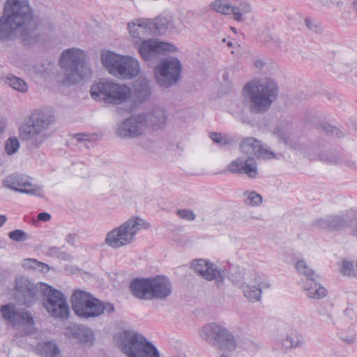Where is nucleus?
I'll return each instance as SVG.
<instances>
[{
	"label": "nucleus",
	"mask_w": 357,
	"mask_h": 357,
	"mask_svg": "<svg viewBox=\"0 0 357 357\" xmlns=\"http://www.w3.org/2000/svg\"><path fill=\"white\" fill-rule=\"evenodd\" d=\"M303 289L309 298L321 299L328 294L327 289L316 281V277L306 280Z\"/></svg>",
	"instance_id": "bb28decb"
},
{
	"label": "nucleus",
	"mask_w": 357,
	"mask_h": 357,
	"mask_svg": "<svg viewBox=\"0 0 357 357\" xmlns=\"http://www.w3.org/2000/svg\"><path fill=\"white\" fill-rule=\"evenodd\" d=\"M59 70L55 75V80L59 85H65L67 81V50H63L59 59Z\"/></svg>",
	"instance_id": "473e14b6"
},
{
	"label": "nucleus",
	"mask_w": 357,
	"mask_h": 357,
	"mask_svg": "<svg viewBox=\"0 0 357 357\" xmlns=\"http://www.w3.org/2000/svg\"><path fill=\"white\" fill-rule=\"evenodd\" d=\"M51 218V215L50 213H46V212H43V213H40L38 215V219L40 221H44V222H46V221H48L50 220Z\"/></svg>",
	"instance_id": "3c124183"
},
{
	"label": "nucleus",
	"mask_w": 357,
	"mask_h": 357,
	"mask_svg": "<svg viewBox=\"0 0 357 357\" xmlns=\"http://www.w3.org/2000/svg\"><path fill=\"white\" fill-rule=\"evenodd\" d=\"M244 96L249 102V109L253 114L267 112L278 94L277 84L271 78L252 80L243 87Z\"/></svg>",
	"instance_id": "20e7f679"
},
{
	"label": "nucleus",
	"mask_w": 357,
	"mask_h": 357,
	"mask_svg": "<svg viewBox=\"0 0 357 357\" xmlns=\"http://www.w3.org/2000/svg\"><path fill=\"white\" fill-rule=\"evenodd\" d=\"M181 68V63L176 57L162 60L155 68V77L158 84L163 88L174 85L180 78Z\"/></svg>",
	"instance_id": "f8f14e48"
},
{
	"label": "nucleus",
	"mask_w": 357,
	"mask_h": 357,
	"mask_svg": "<svg viewBox=\"0 0 357 357\" xmlns=\"http://www.w3.org/2000/svg\"><path fill=\"white\" fill-rule=\"evenodd\" d=\"M149 227V224L139 217H132L120 226L109 231L105 236V243L114 249L132 243L136 235L142 229Z\"/></svg>",
	"instance_id": "0eeeda50"
},
{
	"label": "nucleus",
	"mask_w": 357,
	"mask_h": 357,
	"mask_svg": "<svg viewBox=\"0 0 357 357\" xmlns=\"http://www.w3.org/2000/svg\"><path fill=\"white\" fill-rule=\"evenodd\" d=\"M36 29L27 0H7L0 17V39L29 38Z\"/></svg>",
	"instance_id": "f03ea898"
},
{
	"label": "nucleus",
	"mask_w": 357,
	"mask_h": 357,
	"mask_svg": "<svg viewBox=\"0 0 357 357\" xmlns=\"http://www.w3.org/2000/svg\"><path fill=\"white\" fill-rule=\"evenodd\" d=\"M100 59L103 66L108 72L120 79H130L139 73V63L132 56L105 50L102 51Z\"/></svg>",
	"instance_id": "423d86ee"
},
{
	"label": "nucleus",
	"mask_w": 357,
	"mask_h": 357,
	"mask_svg": "<svg viewBox=\"0 0 357 357\" xmlns=\"http://www.w3.org/2000/svg\"><path fill=\"white\" fill-rule=\"evenodd\" d=\"M3 185L12 190L21 193L42 196V190L40 186L33 184L32 178L23 174H11L3 181Z\"/></svg>",
	"instance_id": "4468645a"
},
{
	"label": "nucleus",
	"mask_w": 357,
	"mask_h": 357,
	"mask_svg": "<svg viewBox=\"0 0 357 357\" xmlns=\"http://www.w3.org/2000/svg\"><path fill=\"white\" fill-rule=\"evenodd\" d=\"M77 240V236L75 234L68 235V244L74 245Z\"/></svg>",
	"instance_id": "5fc2aeb1"
},
{
	"label": "nucleus",
	"mask_w": 357,
	"mask_h": 357,
	"mask_svg": "<svg viewBox=\"0 0 357 357\" xmlns=\"http://www.w3.org/2000/svg\"><path fill=\"white\" fill-rule=\"evenodd\" d=\"M22 266L24 268L34 269L40 272H47L49 267L47 264L38 261L34 259H25L22 261Z\"/></svg>",
	"instance_id": "4c0bfd02"
},
{
	"label": "nucleus",
	"mask_w": 357,
	"mask_h": 357,
	"mask_svg": "<svg viewBox=\"0 0 357 357\" xmlns=\"http://www.w3.org/2000/svg\"><path fill=\"white\" fill-rule=\"evenodd\" d=\"M129 288L131 294L140 300H151V278H137L132 280Z\"/></svg>",
	"instance_id": "4be33fe9"
},
{
	"label": "nucleus",
	"mask_w": 357,
	"mask_h": 357,
	"mask_svg": "<svg viewBox=\"0 0 357 357\" xmlns=\"http://www.w3.org/2000/svg\"><path fill=\"white\" fill-rule=\"evenodd\" d=\"M211 138L214 142L218 144L220 146L231 145L234 142V138L227 134H222L219 132H211Z\"/></svg>",
	"instance_id": "a19ab883"
},
{
	"label": "nucleus",
	"mask_w": 357,
	"mask_h": 357,
	"mask_svg": "<svg viewBox=\"0 0 357 357\" xmlns=\"http://www.w3.org/2000/svg\"><path fill=\"white\" fill-rule=\"evenodd\" d=\"M149 31L153 36L162 35L168 31L167 16H160L155 19H148Z\"/></svg>",
	"instance_id": "2f4dec72"
},
{
	"label": "nucleus",
	"mask_w": 357,
	"mask_h": 357,
	"mask_svg": "<svg viewBox=\"0 0 357 357\" xmlns=\"http://www.w3.org/2000/svg\"><path fill=\"white\" fill-rule=\"evenodd\" d=\"M73 139H76L77 142H84L88 139V135L84 133H78L73 135Z\"/></svg>",
	"instance_id": "8fccbe9b"
},
{
	"label": "nucleus",
	"mask_w": 357,
	"mask_h": 357,
	"mask_svg": "<svg viewBox=\"0 0 357 357\" xmlns=\"http://www.w3.org/2000/svg\"><path fill=\"white\" fill-rule=\"evenodd\" d=\"M36 350L45 357H61V350L57 344L53 340L38 342Z\"/></svg>",
	"instance_id": "c756f323"
},
{
	"label": "nucleus",
	"mask_w": 357,
	"mask_h": 357,
	"mask_svg": "<svg viewBox=\"0 0 357 357\" xmlns=\"http://www.w3.org/2000/svg\"><path fill=\"white\" fill-rule=\"evenodd\" d=\"M68 271L69 272H72V270H70L69 268L68 269Z\"/></svg>",
	"instance_id": "69168bd1"
},
{
	"label": "nucleus",
	"mask_w": 357,
	"mask_h": 357,
	"mask_svg": "<svg viewBox=\"0 0 357 357\" xmlns=\"http://www.w3.org/2000/svg\"><path fill=\"white\" fill-rule=\"evenodd\" d=\"M340 273L344 276L347 277H355L356 276V268L353 261L349 259H343L340 268Z\"/></svg>",
	"instance_id": "79ce46f5"
},
{
	"label": "nucleus",
	"mask_w": 357,
	"mask_h": 357,
	"mask_svg": "<svg viewBox=\"0 0 357 357\" xmlns=\"http://www.w3.org/2000/svg\"><path fill=\"white\" fill-rule=\"evenodd\" d=\"M167 25H168V31H174L176 30L179 22L178 21L176 20L174 17L172 16L167 15Z\"/></svg>",
	"instance_id": "de8ad7c7"
},
{
	"label": "nucleus",
	"mask_w": 357,
	"mask_h": 357,
	"mask_svg": "<svg viewBox=\"0 0 357 357\" xmlns=\"http://www.w3.org/2000/svg\"><path fill=\"white\" fill-rule=\"evenodd\" d=\"M255 66H256L257 67H261V66H263V63H262V61H257L255 62Z\"/></svg>",
	"instance_id": "bf43d9fd"
},
{
	"label": "nucleus",
	"mask_w": 357,
	"mask_h": 357,
	"mask_svg": "<svg viewBox=\"0 0 357 357\" xmlns=\"http://www.w3.org/2000/svg\"><path fill=\"white\" fill-rule=\"evenodd\" d=\"M232 282L251 303L260 301L263 290L268 289L271 286L269 279L255 269L244 271L239 278H234Z\"/></svg>",
	"instance_id": "6e6552de"
},
{
	"label": "nucleus",
	"mask_w": 357,
	"mask_h": 357,
	"mask_svg": "<svg viewBox=\"0 0 357 357\" xmlns=\"http://www.w3.org/2000/svg\"><path fill=\"white\" fill-rule=\"evenodd\" d=\"M240 147L243 153L250 157L254 155L264 159H271L275 157L272 151L264 148L259 141L253 137L243 139Z\"/></svg>",
	"instance_id": "aec40b11"
},
{
	"label": "nucleus",
	"mask_w": 357,
	"mask_h": 357,
	"mask_svg": "<svg viewBox=\"0 0 357 357\" xmlns=\"http://www.w3.org/2000/svg\"><path fill=\"white\" fill-rule=\"evenodd\" d=\"M223 77H224V79H226V75H223Z\"/></svg>",
	"instance_id": "0e129e2a"
},
{
	"label": "nucleus",
	"mask_w": 357,
	"mask_h": 357,
	"mask_svg": "<svg viewBox=\"0 0 357 357\" xmlns=\"http://www.w3.org/2000/svg\"><path fill=\"white\" fill-rule=\"evenodd\" d=\"M90 94L96 101L120 105L129 100L131 90L125 84L105 81L93 84L90 89Z\"/></svg>",
	"instance_id": "1a4fd4ad"
},
{
	"label": "nucleus",
	"mask_w": 357,
	"mask_h": 357,
	"mask_svg": "<svg viewBox=\"0 0 357 357\" xmlns=\"http://www.w3.org/2000/svg\"><path fill=\"white\" fill-rule=\"evenodd\" d=\"M295 267L298 273L304 275L306 280L317 277L315 272L310 268L305 260L298 261Z\"/></svg>",
	"instance_id": "58836bf2"
},
{
	"label": "nucleus",
	"mask_w": 357,
	"mask_h": 357,
	"mask_svg": "<svg viewBox=\"0 0 357 357\" xmlns=\"http://www.w3.org/2000/svg\"><path fill=\"white\" fill-rule=\"evenodd\" d=\"M341 340L348 344H352L356 342V336L354 335H345L341 336Z\"/></svg>",
	"instance_id": "09e8293b"
},
{
	"label": "nucleus",
	"mask_w": 357,
	"mask_h": 357,
	"mask_svg": "<svg viewBox=\"0 0 357 357\" xmlns=\"http://www.w3.org/2000/svg\"><path fill=\"white\" fill-rule=\"evenodd\" d=\"M68 333L84 345L92 346L95 342V334L92 329L80 324L68 325Z\"/></svg>",
	"instance_id": "b1692460"
},
{
	"label": "nucleus",
	"mask_w": 357,
	"mask_h": 357,
	"mask_svg": "<svg viewBox=\"0 0 357 357\" xmlns=\"http://www.w3.org/2000/svg\"><path fill=\"white\" fill-rule=\"evenodd\" d=\"M356 220L354 213L347 211L346 213L341 215H330L324 218L318 219L316 221V225L324 229H342L346 227H354Z\"/></svg>",
	"instance_id": "a211bd4d"
},
{
	"label": "nucleus",
	"mask_w": 357,
	"mask_h": 357,
	"mask_svg": "<svg viewBox=\"0 0 357 357\" xmlns=\"http://www.w3.org/2000/svg\"><path fill=\"white\" fill-rule=\"evenodd\" d=\"M344 165L349 169H355L356 167V162L351 160H344Z\"/></svg>",
	"instance_id": "864d4df0"
},
{
	"label": "nucleus",
	"mask_w": 357,
	"mask_h": 357,
	"mask_svg": "<svg viewBox=\"0 0 357 357\" xmlns=\"http://www.w3.org/2000/svg\"><path fill=\"white\" fill-rule=\"evenodd\" d=\"M7 221V217L5 215L0 214V227H1Z\"/></svg>",
	"instance_id": "6e6d98bb"
},
{
	"label": "nucleus",
	"mask_w": 357,
	"mask_h": 357,
	"mask_svg": "<svg viewBox=\"0 0 357 357\" xmlns=\"http://www.w3.org/2000/svg\"><path fill=\"white\" fill-rule=\"evenodd\" d=\"M231 30L234 32V33H236V29L235 27H233V26H231Z\"/></svg>",
	"instance_id": "052dcab7"
},
{
	"label": "nucleus",
	"mask_w": 357,
	"mask_h": 357,
	"mask_svg": "<svg viewBox=\"0 0 357 357\" xmlns=\"http://www.w3.org/2000/svg\"><path fill=\"white\" fill-rule=\"evenodd\" d=\"M282 348L284 351H289L301 347L303 344L302 335L296 331L288 333L282 340Z\"/></svg>",
	"instance_id": "7c9ffc66"
},
{
	"label": "nucleus",
	"mask_w": 357,
	"mask_h": 357,
	"mask_svg": "<svg viewBox=\"0 0 357 357\" xmlns=\"http://www.w3.org/2000/svg\"><path fill=\"white\" fill-rule=\"evenodd\" d=\"M252 12V6L247 0H232L230 15L237 22H244Z\"/></svg>",
	"instance_id": "393cba45"
},
{
	"label": "nucleus",
	"mask_w": 357,
	"mask_h": 357,
	"mask_svg": "<svg viewBox=\"0 0 357 357\" xmlns=\"http://www.w3.org/2000/svg\"><path fill=\"white\" fill-rule=\"evenodd\" d=\"M6 84L20 92H26L28 89L26 83L21 78L10 75L6 78Z\"/></svg>",
	"instance_id": "ea45409f"
},
{
	"label": "nucleus",
	"mask_w": 357,
	"mask_h": 357,
	"mask_svg": "<svg viewBox=\"0 0 357 357\" xmlns=\"http://www.w3.org/2000/svg\"><path fill=\"white\" fill-rule=\"evenodd\" d=\"M199 335L208 344L220 349L231 351L236 347L234 336L222 324H207L199 331Z\"/></svg>",
	"instance_id": "9b49d317"
},
{
	"label": "nucleus",
	"mask_w": 357,
	"mask_h": 357,
	"mask_svg": "<svg viewBox=\"0 0 357 357\" xmlns=\"http://www.w3.org/2000/svg\"><path fill=\"white\" fill-rule=\"evenodd\" d=\"M352 234L357 237V220H356L354 227L352 228Z\"/></svg>",
	"instance_id": "4d7b16f0"
},
{
	"label": "nucleus",
	"mask_w": 357,
	"mask_h": 357,
	"mask_svg": "<svg viewBox=\"0 0 357 357\" xmlns=\"http://www.w3.org/2000/svg\"><path fill=\"white\" fill-rule=\"evenodd\" d=\"M20 148V142L17 137H9L5 143V151L8 155L15 153Z\"/></svg>",
	"instance_id": "37998d69"
},
{
	"label": "nucleus",
	"mask_w": 357,
	"mask_h": 357,
	"mask_svg": "<svg viewBox=\"0 0 357 357\" xmlns=\"http://www.w3.org/2000/svg\"><path fill=\"white\" fill-rule=\"evenodd\" d=\"M146 116V125L149 124L154 127L162 128L167 121L168 115L162 108H154L149 113L144 114Z\"/></svg>",
	"instance_id": "cd10ccee"
},
{
	"label": "nucleus",
	"mask_w": 357,
	"mask_h": 357,
	"mask_svg": "<svg viewBox=\"0 0 357 357\" xmlns=\"http://www.w3.org/2000/svg\"><path fill=\"white\" fill-rule=\"evenodd\" d=\"M191 268L203 279L208 281L215 280L218 287L222 284L225 280V271L219 269L214 263L209 260L204 259L193 260Z\"/></svg>",
	"instance_id": "dca6fc26"
},
{
	"label": "nucleus",
	"mask_w": 357,
	"mask_h": 357,
	"mask_svg": "<svg viewBox=\"0 0 357 357\" xmlns=\"http://www.w3.org/2000/svg\"><path fill=\"white\" fill-rule=\"evenodd\" d=\"M244 203L250 206H259L262 203V197L256 191H245L243 193Z\"/></svg>",
	"instance_id": "e433bc0d"
},
{
	"label": "nucleus",
	"mask_w": 357,
	"mask_h": 357,
	"mask_svg": "<svg viewBox=\"0 0 357 357\" xmlns=\"http://www.w3.org/2000/svg\"><path fill=\"white\" fill-rule=\"evenodd\" d=\"M227 45H228V46H231V43L229 42Z\"/></svg>",
	"instance_id": "e2e57ef3"
},
{
	"label": "nucleus",
	"mask_w": 357,
	"mask_h": 357,
	"mask_svg": "<svg viewBox=\"0 0 357 357\" xmlns=\"http://www.w3.org/2000/svg\"><path fill=\"white\" fill-rule=\"evenodd\" d=\"M8 236L12 240L17 242L25 241L28 238L27 234L21 229L10 231Z\"/></svg>",
	"instance_id": "c03bdc74"
},
{
	"label": "nucleus",
	"mask_w": 357,
	"mask_h": 357,
	"mask_svg": "<svg viewBox=\"0 0 357 357\" xmlns=\"http://www.w3.org/2000/svg\"><path fill=\"white\" fill-rule=\"evenodd\" d=\"M68 271L69 272H72V270H70L69 268L68 269Z\"/></svg>",
	"instance_id": "338daca9"
},
{
	"label": "nucleus",
	"mask_w": 357,
	"mask_h": 357,
	"mask_svg": "<svg viewBox=\"0 0 357 357\" xmlns=\"http://www.w3.org/2000/svg\"><path fill=\"white\" fill-rule=\"evenodd\" d=\"M146 128L144 114L132 115L119 126L116 133L121 137H135L142 135Z\"/></svg>",
	"instance_id": "f3484780"
},
{
	"label": "nucleus",
	"mask_w": 357,
	"mask_h": 357,
	"mask_svg": "<svg viewBox=\"0 0 357 357\" xmlns=\"http://www.w3.org/2000/svg\"><path fill=\"white\" fill-rule=\"evenodd\" d=\"M322 127L324 131L330 135L336 136L337 137L342 136V132H340L339 128H336L334 126L324 123L322 126Z\"/></svg>",
	"instance_id": "49530a36"
},
{
	"label": "nucleus",
	"mask_w": 357,
	"mask_h": 357,
	"mask_svg": "<svg viewBox=\"0 0 357 357\" xmlns=\"http://www.w3.org/2000/svg\"><path fill=\"white\" fill-rule=\"evenodd\" d=\"M38 292L43 294L44 306L52 317H67V303L61 291L45 283L35 284L24 276L15 279L14 297L20 305L31 306L37 299Z\"/></svg>",
	"instance_id": "f257e3e1"
},
{
	"label": "nucleus",
	"mask_w": 357,
	"mask_h": 357,
	"mask_svg": "<svg viewBox=\"0 0 357 357\" xmlns=\"http://www.w3.org/2000/svg\"><path fill=\"white\" fill-rule=\"evenodd\" d=\"M151 300H162L167 298L172 291L169 280L162 275L151 278Z\"/></svg>",
	"instance_id": "412c9836"
},
{
	"label": "nucleus",
	"mask_w": 357,
	"mask_h": 357,
	"mask_svg": "<svg viewBox=\"0 0 357 357\" xmlns=\"http://www.w3.org/2000/svg\"><path fill=\"white\" fill-rule=\"evenodd\" d=\"M232 0H213L210 4V8L217 13L223 15H230Z\"/></svg>",
	"instance_id": "72a5a7b5"
},
{
	"label": "nucleus",
	"mask_w": 357,
	"mask_h": 357,
	"mask_svg": "<svg viewBox=\"0 0 357 357\" xmlns=\"http://www.w3.org/2000/svg\"><path fill=\"white\" fill-rule=\"evenodd\" d=\"M356 76L357 77V71L355 73Z\"/></svg>",
	"instance_id": "774afa93"
},
{
	"label": "nucleus",
	"mask_w": 357,
	"mask_h": 357,
	"mask_svg": "<svg viewBox=\"0 0 357 357\" xmlns=\"http://www.w3.org/2000/svg\"><path fill=\"white\" fill-rule=\"evenodd\" d=\"M220 357H229L227 354H222Z\"/></svg>",
	"instance_id": "680f3d73"
},
{
	"label": "nucleus",
	"mask_w": 357,
	"mask_h": 357,
	"mask_svg": "<svg viewBox=\"0 0 357 357\" xmlns=\"http://www.w3.org/2000/svg\"><path fill=\"white\" fill-rule=\"evenodd\" d=\"M291 129V123L287 121L281 122L273 130V134L280 141L296 149V145L292 143Z\"/></svg>",
	"instance_id": "c85d7f7f"
},
{
	"label": "nucleus",
	"mask_w": 357,
	"mask_h": 357,
	"mask_svg": "<svg viewBox=\"0 0 357 357\" xmlns=\"http://www.w3.org/2000/svg\"><path fill=\"white\" fill-rule=\"evenodd\" d=\"M70 170L73 174L82 178H86L91 176L88 167L82 162H72Z\"/></svg>",
	"instance_id": "c9c22d12"
},
{
	"label": "nucleus",
	"mask_w": 357,
	"mask_h": 357,
	"mask_svg": "<svg viewBox=\"0 0 357 357\" xmlns=\"http://www.w3.org/2000/svg\"><path fill=\"white\" fill-rule=\"evenodd\" d=\"M86 56V53L81 49L68 48V85L76 84L91 75Z\"/></svg>",
	"instance_id": "ddd939ff"
},
{
	"label": "nucleus",
	"mask_w": 357,
	"mask_h": 357,
	"mask_svg": "<svg viewBox=\"0 0 357 357\" xmlns=\"http://www.w3.org/2000/svg\"><path fill=\"white\" fill-rule=\"evenodd\" d=\"M120 347L128 357H160L157 348L142 334L125 331L121 335Z\"/></svg>",
	"instance_id": "9d476101"
},
{
	"label": "nucleus",
	"mask_w": 357,
	"mask_h": 357,
	"mask_svg": "<svg viewBox=\"0 0 357 357\" xmlns=\"http://www.w3.org/2000/svg\"><path fill=\"white\" fill-rule=\"evenodd\" d=\"M72 308L78 317L83 319L95 318L104 312H114V305L108 302H102L91 294L76 290L71 296Z\"/></svg>",
	"instance_id": "39448f33"
},
{
	"label": "nucleus",
	"mask_w": 357,
	"mask_h": 357,
	"mask_svg": "<svg viewBox=\"0 0 357 357\" xmlns=\"http://www.w3.org/2000/svg\"><path fill=\"white\" fill-rule=\"evenodd\" d=\"M269 38L270 39L268 40H267V42L268 43H273L274 44V46H273L274 48H279L280 47V42H279L278 38H276V37L273 38V37L270 36Z\"/></svg>",
	"instance_id": "603ef678"
},
{
	"label": "nucleus",
	"mask_w": 357,
	"mask_h": 357,
	"mask_svg": "<svg viewBox=\"0 0 357 357\" xmlns=\"http://www.w3.org/2000/svg\"><path fill=\"white\" fill-rule=\"evenodd\" d=\"M136 98L142 102L147 100L151 94V89L147 81H142L137 84L135 89Z\"/></svg>",
	"instance_id": "f704fd0d"
},
{
	"label": "nucleus",
	"mask_w": 357,
	"mask_h": 357,
	"mask_svg": "<svg viewBox=\"0 0 357 357\" xmlns=\"http://www.w3.org/2000/svg\"><path fill=\"white\" fill-rule=\"evenodd\" d=\"M137 50L144 60L151 61L160 54L175 52L176 47L169 43L159 41L157 39H147L139 44Z\"/></svg>",
	"instance_id": "2eb2a0df"
},
{
	"label": "nucleus",
	"mask_w": 357,
	"mask_h": 357,
	"mask_svg": "<svg viewBox=\"0 0 357 357\" xmlns=\"http://www.w3.org/2000/svg\"><path fill=\"white\" fill-rule=\"evenodd\" d=\"M1 313L4 319L13 325L24 324L33 326L35 324L31 314L27 311H17L13 304H7L1 307Z\"/></svg>",
	"instance_id": "6ab92c4d"
},
{
	"label": "nucleus",
	"mask_w": 357,
	"mask_h": 357,
	"mask_svg": "<svg viewBox=\"0 0 357 357\" xmlns=\"http://www.w3.org/2000/svg\"><path fill=\"white\" fill-rule=\"evenodd\" d=\"M54 111L50 108L35 110L19 128V137L30 146L40 147L50 137L48 128L55 122Z\"/></svg>",
	"instance_id": "7ed1b4c3"
},
{
	"label": "nucleus",
	"mask_w": 357,
	"mask_h": 357,
	"mask_svg": "<svg viewBox=\"0 0 357 357\" xmlns=\"http://www.w3.org/2000/svg\"><path fill=\"white\" fill-rule=\"evenodd\" d=\"M128 29L131 36L139 40L151 36L148 19H135L128 24Z\"/></svg>",
	"instance_id": "a878e982"
},
{
	"label": "nucleus",
	"mask_w": 357,
	"mask_h": 357,
	"mask_svg": "<svg viewBox=\"0 0 357 357\" xmlns=\"http://www.w3.org/2000/svg\"><path fill=\"white\" fill-rule=\"evenodd\" d=\"M305 22L306 26L309 29H312V27L311 26V22L309 19H305Z\"/></svg>",
	"instance_id": "13d9d810"
},
{
	"label": "nucleus",
	"mask_w": 357,
	"mask_h": 357,
	"mask_svg": "<svg viewBox=\"0 0 357 357\" xmlns=\"http://www.w3.org/2000/svg\"><path fill=\"white\" fill-rule=\"evenodd\" d=\"M229 169L233 173H245L250 178H255L257 175V162L250 156H248L245 160L241 158L234 160L230 164Z\"/></svg>",
	"instance_id": "5701e85b"
},
{
	"label": "nucleus",
	"mask_w": 357,
	"mask_h": 357,
	"mask_svg": "<svg viewBox=\"0 0 357 357\" xmlns=\"http://www.w3.org/2000/svg\"><path fill=\"white\" fill-rule=\"evenodd\" d=\"M176 214L179 218L187 220H193L196 218V215L189 209L177 210Z\"/></svg>",
	"instance_id": "a18cd8bd"
}]
</instances>
